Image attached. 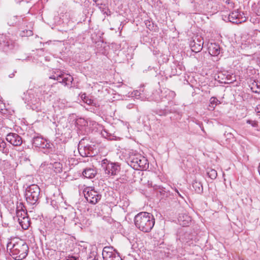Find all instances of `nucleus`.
Wrapping results in <instances>:
<instances>
[{
    "mask_svg": "<svg viewBox=\"0 0 260 260\" xmlns=\"http://www.w3.org/2000/svg\"><path fill=\"white\" fill-rule=\"evenodd\" d=\"M7 249L10 251L15 259L22 260L27 256L29 247L25 242L17 239L8 242Z\"/></svg>",
    "mask_w": 260,
    "mask_h": 260,
    "instance_id": "f257e3e1",
    "label": "nucleus"
},
{
    "mask_svg": "<svg viewBox=\"0 0 260 260\" xmlns=\"http://www.w3.org/2000/svg\"><path fill=\"white\" fill-rule=\"evenodd\" d=\"M136 226L140 231L148 233L154 225L155 219L152 214L141 212L137 214L134 218Z\"/></svg>",
    "mask_w": 260,
    "mask_h": 260,
    "instance_id": "f03ea898",
    "label": "nucleus"
},
{
    "mask_svg": "<svg viewBox=\"0 0 260 260\" xmlns=\"http://www.w3.org/2000/svg\"><path fill=\"white\" fill-rule=\"evenodd\" d=\"M127 162L132 168L137 170L146 169L149 166L147 159L145 157L133 151L129 153Z\"/></svg>",
    "mask_w": 260,
    "mask_h": 260,
    "instance_id": "7ed1b4c3",
    "label": "nucleus"
},
{
    "mask_svg": "<svg viewBox=\"0 0 260 260\" xmlns=\"http://www.w3.org/2000/svg\"><path fill=\"white\" fill-rule=\"evenodd\" d=\"M22 99L27 106L33 110H38L40 108L41 102L38 93L33 89L24 92Z\"/></svg>",
    "mask_w": 260,
    "mask_h": 260,
    "instance_id": "20e7f679",
    "label": "nucleus"
},
{
    "mask_svg": "<svg viewBox=\"0 0 260 260\" xmlns=\"http://www.w3.org/2000/svg\"><path fill=\"white\" fill-rule=\"evenodd\" d=\"M40 188L36 184H31L25 189V197L27 203L30 205L37 204L40 197Z\"/></svg>",
    "mask_w": 260,
    "mask_h": 260,
    "instance_id": "39448f33",
    "label": "nucleus"
},
{
    "mask_svg": "<svg viewBox=\"0 0 260 260\" xmlns=\"http://www.w3.org/2000/svg\"><path fill=\"white\" fill-rule=\"evenodd\" d=\"M102 167L109 176L116 175L120 170V166L117 163L109 162L107 159L102 161Z\"/></svg>",
    "mask_w": 260,
    "mask_h": 260,
    "instance_id": "423d86ee",
    "label": "nucleus"
},
{
    "mask_svg": "<svg viewBox=\"0 0 260 260\" xmlns=\"http://www.w3.org/2000/svg\"><path fill=\"white\" fill-rule=\"evenodd\" d=\"M86 200L92 204H96L101 198V195L91 187H87L84 190Z\"/></svg>",
    "mask_w": 260,
    "mask_h": 260,
    "instance_id": "0eeeda50",
    "label": "nucleus"
},
{
    "mask_svg": "<svg viewBox=\"0 0 260 260\" xmlns=\"http://www.w3.org/2000/svg\"><path fill=\"white\" fill-rule=\"evenodd\" d=\"M104 260H122V258L112 250L110 247L104 248L102 252Z\"/></svg>",
    "mask_w": 260,
    "mask_h": 260,
    "instance_id": "6e6552de",
    "label": "nucleus"
},
{
    "mask_svg": "<svg viewBox=\"0 0 260 260\" xmlns=\"http://www.w3.org/2000/svg\"><path fill=\"white\" fill-rule=\"evenodd\" d=\"M6 140L14 146H19L22 143V138L18 134L10 133L6 136Z\"/></svg>",
    "mask_w": 260,
    "mask_h": 260,
    "instance_id": "1a4fd4ad",
    "label": "nucleus"
},
{
    "mask_svg": "<svg viewBox=\"0 0 260 260\" xmlns=\"http://www.w3.org/2000/svg\"><path fill=\"white\" fill-rule=\"evenodd\" d=\"M32 143L33 146L40 148L44 149L48 148L49 146V144L47 143V141L41 136L34 137Z\"/></svg>",
    "mask_w": 260,
    "mask_h": 260,
    "instance_id": "9d476101",
    "label": "nucleus"
},
{
    "mask_svg": "<svg viewBox=\"0 0 260 260\" xmlns=\"http://www.w3.org/2000/svg\"><path fill=\"white\" fill-rule=\"evenodd\" d=\"M27 216L26 210L25 209L24 205L22 202L17 203L16 208V217L19 220V218H24Z\"/></svg>",
    "mask_w": 260,
    "mask_h": 260,
    "instance_id": "9b49d317",
    "label": "nucleus"
},
{
    "mask_svg": "<svg viewBox=\"0 0 260 260\" xmlns=\"http://www.w3.org/2000/svg\"><path fill=\"white\" fill-rule=\"evenodd\" d=\"M208 50L209 53L212 56H217L220 52L219 45L215 43H211L208 45Z\"/></svg>",
    "mask_w": 260,
    "mask_h": 260,
    "instance_id": "f8f14e48",
    "label": "nucleus"
},
{
    "mask_svg": "<svg viewBox=\"0 0 260 260\" xmlns=\"http://www.w3.org/2000/svg\"><path fill=\"white\" fill-rule=\"evenodd\" d=\"M97 174L95 168L92 166L91 167L86 168L82 172L83 176L89 179L93 178Z\"/></svg>",
    "mask_w": 260,
    "mask_h": 260,
    "instance_id": "ddd939ff",
    "label": "nucleus"
},
{
    "mask_svg": "<svg viewBox=\"0 0 260 260\" xmlns=\"http://www.w3.org/2000/svg\"><path fill=\"white\" fill-rule=\"evenodd\" d=\"M203 42L200 39H197V41L193 40L190 44L192 51L196 53L199 52L203 48Z\"/></svg>",
    "mask_w": 260,
    "mask_h": 260,
    "instance_id": "4468645a",
    "label": "nucleus"
},
{
    "mask_svg": "<svg viewBox=\"0 0 260 260\" xmlns=\"http://www.w3.org/2000/svg\"><path fill=\"white\" fill-rule=\"evenodd\" d=\"M179 224L182 226H187L191 221V217L186 213L179 214L178 216Z\"/></svg>",
    "mask_w": 260,
    "mask_h": 260,
    "instance_id": "2eb2a0df",
    "label": "nucleus"
},
{
    "mask_svg": "<svg viewBox=\"0 0 260 260\" xmlns=\"http://www.w3.org/2000/svg\"><path fill=\"white\" fill-rule=\"evenodd\" d=\"M65 220L62 216H55L52 220V223L54 224L55 228L60 230L64 225Z\"/></svg>",
    "mask_w": 260,
    "mask_h": 260,
    "instance_id": "dca6fc26",
    "label": "nucleus"
},
{
    "mask_svg": "<svg viewBox=\"0 0 260 260\" xmlns=\"http://www.w3.org/2000/svg\"><path fill=\"white\" fill-rule=\"evenodd\" d=\"M210 0H192L191 3L194 4L196 8L200 9H205L208 5V2Z\"/></svg>",
    "mask_w": 260,
    "mask_h": 260,
    "instance_id": "f3484780",
    "label": "nucleus"
},
{
    "mask_svg": "<svg viewBox=\"0 0 260 260\" xmlns=\"http://www.w3.org/2000/svg\"><path fill=\"white\" fill-rule=\"evenodd\" d=\"M49 168L53 170L55 173H61L62 171V165L59 162H54L53 163H50L49 166Z\"/></svg>",
    "mask_w": 260,
    "mask_h": 260,
    "instance_id": "a211bd4d",
    "label": "nucleus"
},
{
    "mask_svg": "<svg viewBox=\"0 0 260 260\" xmlns=\"http://www.w3.org/2000/svg\"><path fill=\"white\" fill-rule=\"evenodd\" d=\"M18 222L22 229L26 230L30 225V221L28 216L24 218H19Z\"/></svg>",
    "mask_w": 260,
    "mask_h": 260,
    "instance_id": "6ab92c4d",
    "label": "nucleus"
},
{
    "mask_svg": "<svg viewBox=\"0 0 260 260\" xmlns=\"http://www.w3.org/2000/svg\"><path fill=\"white\" fill-rule=\"evenodd\" d=\"M192 186L197 193H201L203 192V187L201 182L195 180L192 182Z\"/></svg>",
    "mask_w": 260,
    "mask_h": 260,
    "instance_id": "aec40b11",
    "label": "nucleus"
},
{
    "mask_svg": "<svg viewBox=\"0 0 260 260\" xmlns=\"http://www.w3.org/2000/svg\"><path fill=\"white\" fill-rule=\"evenodd\" d=\"M239 15L238 11L232 12L229 15V20L233 23H240V21H238Z\"/></svg>",
    "mask_w": 260,
    "mask_h": 260,
    "instance_id": "412c9836",
    "label": "nucleus"
},
{
    "mask_svg": "<svg viewBox=\"0 0 260 260\" xmlns=\"http://www.w3.org/2000/svg\"><path fill=\"white\" fill-rule=\"evenodd\" d=\"M73 77L70 75H66V77L63 76L61 81H59V83L63 84L65 86L71 85L73 81Z\"/></svg>",
    "mask_w": 260,
    "mask_h": 260,
    "instance_id": "4be33fe9",
    "label": "nucleus"
},
{
    "mask_svg": "<svg viewBox=\"0 0 260 260\" xmlns=\"http://www.w3.org/2000/svg\"><path fill=\"white\" fill-rule=\"evenodd\" d=\"M0 151L7 155L9 153V149L7 147V143L4 140L0 138Z\"/></svg>",
    "mask_w": 260,
    "mask_h": 260,
    "instance_id": "5701e85b",
    "label": "nucleus"
},
{
    "mask_svg": "<svg viewBox=\"0 0 260 260\" xmlns=\"http://www.w3.org/2000/svg\"><path fill=\"white\" fill-rule=\"evenodd\" d=\"M251 89L253 92L255 93H259L260 92V82L258 81H254L252 84L251 86Z\"/></svg>",
    "mask_w": 260,
    "mask_h": 260,
    "instance_id": "b1692460",
    "label": "nucleus"
},
{
    "mask_svg": "<svg viewBox=\"0 0 260 260\" xmlns=\"http://www.w3.org/2000/svg\"><path fill=\"white\" fill-rule=\"evenodd\" d=\"M207 174L211 179H215L217 176V171L213 169H210L207 172Z\"/></svg>",
    "mask_w": 260,
    "mask_h": 260,
    "instance_id": "393cba45",
    "label": "nucleus"
},
{
    "mask_svg": "<svg viewBox=\"0 0 260 260\" xmlns=\"http://www.w3.org/2000/svg\"><path fill=\"white\" fill-rule=\"evenodd\" d=\"M97 257V252L96 251H92L88 255L87 260H98Z\"/></svg>",
    "mask_w": 260,
    "mask_h": 260,
    "instance_id": "a878e982",
    "label": "nucleus"
},
{
    "mask_svg": "<svg viewBox=\"0 0 260 260\" xmlns=\"http://www.w3.org/2000/svg\"><path fill=\"white\" fill-rule=\"evenodd\" d=\"M6 40V39L4 36L0 35V48L9 45L8 42Z\"/></svg>",
    "mask_w": 260,
    "mask_h": 260,
    "instance_id": "bb28decb",
    "label": "nucleus"
},
{
    "mask_svg": "<svg viewBox=\"0 0 260 260\" xmlns=\"http://www.w3.org/2000/svg\"><path fill=\"white\" fill-rule=\"evenodd\" d=\"M165 92L167 93L166 96L169 97V100L173 99L176 96V93L173 91L168 90Z\"/></svg>",
    "mask_w": 260,
    "mask_h": 260,
    "instance_id": "cd10ccee",
    "label": "nucleus"
},
{
    "mask_svg": "<svg viewBox=\"0 0 260 260\" xmlns=\"http://www.w3.org/2000/svg\"><path fill=\"white\" fill-rule=\"evenodd\" d=\"M18 19V17L14 16L12 17L8 21V24L10 26H13L17 23V21L16 19Z\"/></svg>",
    "mask_w": 260,
    "mask_h": 260,
    "instance_id": "c85d7f7f",
    "label": "nucleus"
},
{
    "mask_svg": "<svg viewBox=\"0 0 260 260\" xmlns=\"http://www.w3.org/2000/svg\"><path fill=\"white\" fill-rule=\"evenodd\" d=\"M210 104L213 106L214 105H216L217 104H220V102L216 99V98L212 96L210 99ZM213 108H214V107L213 106Z\"/></svg>",
    "mask_w": 260,
    "mask_h": 260,
    "instance_id": "c756f323",
    "label": "nucleus"
},
{
    "mask_svg": "<svg viewBox=\"0 0 260 260\" xmlns=\"http://www.w3.org/2000/svg\"><path fill=\"white\" fill-rule=\"evenodd\" d=\"M239 14L238 21H240V23L246 21V18L244 12L239 11Z\"/></svg>",
    "mask_w": 260,
    "mask_h": 260,
    "instance_id": "7c9ffc66",
    "label": "nucleus"
},
{
    "mask_svg": "<svg viewBox=\"0 0 260 260\" xmlns=\"http://www.w3.org/2000/svg\"><path fill=\"white\" fill-rule=\"evenodd\" d=\"M224 136L226 138V141L234 139V136L231 133H224Z\"/></svg>",
    "mask_w": 260,
    "mask_h": 260,
    "instance_id": "2f4dec72",
    "label": "nucleus"
},
{
    "mask_svg": "<svg viewBox=\"0 0 260 260\" xmlns=\"http://www.w3.org/2000/svg\"><path fill=\"white\" fill-rule=\"evenodd\" d=\"M145 25L149 30H151L153 29V23L151 21L149 20L145 21Z\"/></svg>",
    "mask_w": 260,
    "mask_h": 260,
    "instance_id": "473e14b6",
    "label": "nucleus"
},
{
    "mask_svg": "<svg viewBox=\"0 0 260 260\" xmlns=\"http://www.w3.org/2000/svg\"><path fill=\"white\" fill-rule=\"evenodd\" d=\"M246 122L251 125L252 127H256L258 126V123L256 121L247 120Z\"/></svg>",
    "mask_w": 260,
    "mask_h": 260,
    "instance_id": "72a5a7b5",
    "label": "nucleus"
},
{
    "mask_svg": "<svg viewBox=\"0 0 260 260\" xmlns=\"http://www.w3.org/2000/svg\"><path fill=\"white\" fill-rule=\"evenodd\" d=\"M255 12L257 16H260V2L256 6Z\"/></svg>",
    "mask_w": 260,
    "mask_h": 260,
    "instance_id": "f704fd0d",
    "label": "nucleus"
},
{
    "mask_svg": "<svg viewBox=\"0 0 260 260\" xmlns=\"http://www.w3.org/2000/svg\"><path fill=\"white\" fill-rule=\"evenodd\" d=\"M49 78L50 79H54V80H58V79H59V76H58V74H56L55 73L54 74L50 76L49 77Z\"/></svg>",
    "mask_w": 260,
    "mask_h": 260,
    "instance_id": "c9c22d12",
    "label": "nucleus"
},
{
    "mask_svg": "<svg viewBox=\"0 0 260 260\" xmlns=\"http://www.w3.org/2000/svg\"><path fill=\"white\" fill-rule=\"evenodd\" d=\"M33 35V32L30 30H26V34L22 35V36H30Z\"/></svg>",
    "mask_w": 260,
    "mask_h": 260,
    "instance_id": "e433bc0d",
    "label": "nucleus"
},
{
    "mask_svg": "<svg viewBox=\"0 0 260 260\" xmlns=\"http://www.w3.org/2000/svg\"><path fill=\"white\" fill-rule=\"evenodd\" d=\"M255 111L256 112L257 115L260 117V105L256 106Z\"/></svg>",
    "mask_w": 260,
    "mask_h": 260,
    "instance_id": "4c0bfd02",
    "label": "nucleus"
},
{
    "mask_svg": "<svg viewBox=\"0 0 260 260\" xmlns=\"http://www.w3.org/2000/svg\"><path fill=\"white\" fill-rule=\"evenodd\" d=\"M159 192H160V194H163L164 196L165 194V193H166V197H167L168 195V193L166 192V191L164 189H161V190L159 191Z\"/></svg>",
    "mask_w": 260,
    "mask_h": 260,
    "instance_id": "58836bf2",
    "label": "nucleus"
},
{
    "mask_svg": "<svg viewBox=\"0 0 260 260\" xmlns=\"http://www.w3.org/2000/svg\"><path fill=\"white\" fill-rule=\"evenodd\" d=\"M58 76H59V79L57 81H58V82H59V81L62 80V79L63 78L64 75L62 74H58Z\"/></svg>",
    "mask_w": 260,
    "mask_h": 260,
    "instance_id": "ea45409f",
    "label": "nucleus"
},
{
    "mask_svg": "<svg viewBox=\"0 0 260 260\" xmlns=\"http://www.w3.org/2000/svg\"><path fill=\"white\" fill-rule=\"evenodd\" d=\"M75 212L74 211L73 209H71V217L73 218L75 216Z\"/></svg>",
    "mask_w": 260,
    "mask_h": 260,
    "instance_id": "a19ab883",
    "label": "nucleus"
},
{
    "mask_svg": "<svg viewBox=\"0 0 260 260\" xmlns=\"http://www.w3.org/2000/svg\"><path fill=\"white\" fill-rule=\"evenodd\" d=\"M80 150H81V149H79V153H80V154H81V156H87V154L85 152H84V154H83V153L80 151Z\"/></svg>",
    "mask_w": 260,
    "mask_h": 260,
    "instance_id": "79ce46f5",
    "label": "nucleus"
},
{
    "mask_svg": "<svg viewBox=\"0 0 260 260\" xmlns=\"http://www.w3.org/2000/svg\"><path fill=\"white\" fill-rule=\"evenodd\" d=\"M67 260H78V259L76 257L72 256V257L69 258L68 259H67Z\"/></svg>",
    "mask_w": 260,
    "mask_h": 260,
    "instance_id": "37998d69",
    "label": "nucleus"
},
{
    "mask_svg": "<svg viewBox=\"0 0 260 260\" xmlns=\"http://www.w3.org/2000/svg\"><path fill=\"white\" fill-rule=\"evenodd\" d=\"M175 191L177 193L179 197H180L182 198H183V196L181 194V193H179V192L176 188L175 189Z\"/></svg>",
    "mask_w": 260,
    "mask_h": 260,
    "instance_id": "c03bdc74",
    "label": "nucleus"
},
{
    "mask_svg": "<svg viewBox=\"0 0 260 260\" xmlns=\"http://www.w3.org/2000/svg\"><path fill=\"white\" fill-rule=\"evenodd\" d=\"M81 120H83V122H85V123L86 122L84 121V119H82L80 118V119H79L77 120V124H78V122H79L80 121H81Z\"/></svg>",
    "mask_w": 260,
    "mask_h": 260,
    "instance_id": "a18cd8bd",
    "label": "nucleus"
},
{
    "mask_svg": "<svg viewBox=\"0 0 260 260\" xmlns=\"http://www.w3.org/2000/svg\"><path fill=\"white\" fill-rule=\"evenodd\" d=\"M93 1H95V2H96L98 1V0H93Z\"/></svg>",
    "mask_w": 260,
    "mask_h": 260,
    "instance_id": "49530a36",
    "label": "nucleus"
}]
</instances>
